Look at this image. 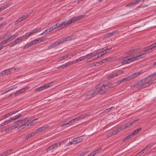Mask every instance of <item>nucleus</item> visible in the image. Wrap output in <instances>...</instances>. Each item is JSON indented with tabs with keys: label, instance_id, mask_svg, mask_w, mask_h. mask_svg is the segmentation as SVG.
<instances>
[{
	"label": "nucleus",
	"instance_id": "f257e3e1",
	"mask_svg": "<svg viewBox=\"0 0 156 156\" xmlns=\"http://www.w3.org/2000/svg\"><path fill=\"white\" fill-rule=\"evenodd\" d=\"M156 47V42L148 46L147 48L145 50L144 52L142 53H139L136 56H132L131 57H126L120 58L119 61L121 63V65H122L126 64L130 62H133L137 60L142 58L145 56V53L148 51V50L151 49L153 48Z\"/></svg>",
	"mask_w": 156,
	"mask_h": 156
},
{
	"label": "nucleus",
	"instance_id": "f03ea898",
	"mask_svg": "<svg viewBox=\"0 0 156 156\" xmlns=\"http://www.w3.org/2000/svg\"><path fill=\"white\" fill-rule=\"evenodd\" d=\"M106 51H103V49H101L98 50V51H95L93 53H90L87 54L85 56L81 57L80 58L74 60L75 63L79 62L85 59L88 58L90 59L88 61L90 62L91 60L97 59L98 58L100 57L103 55L106 54ZM88 62V61H87Z\"/></svg>",
	"mask_w": 156,
	"mask_h": 156
},
{
	"label": "nucleus",
	"instance_id": "7ed1b4c3",
	"mask_svg": "<svg viewBox=\"0 0 156 156\" xmlns=\"http://www.w3.org/2000/svg\"><path fill=\"white\" fill-rule=\"evenodd\" d=\"M24 122L21 121V120H19L17 122H15L13 125L10 126L12 130L18 127L17 130L18 131H19L22 129H24L25 127L26 124L24 125Z\"/></svg>",
	"mask_w": 156,
	"mask_h": 156
},
{
	"label": "nucleus",
	"instance_id": "20e7f679",
	"mask_svg": "<svg viewBox=\"0 0 156 156\" xmlns=\"http://www.w3.org/2000/svg\"><path fill=\"white\" fill-rule=\"evenodd\" d=\"M108 87V85L107 84H99L96 87V91L98 94L100 93L101 94H103L106 92V89Z\"/></svg>",
	"mask_w": 156,
	"mask_h": 156
},
{
	"label": "nucleus",
	"instance_id": "39448f33",
	"mask_svg": "<svg viewBox=\"0 0 156 156\" xmlns=\"http://www.w3.org/2000/svg\"><path fill=\"white\" fill-rule=\"evenodd\" d=\"M69 21H70L69 20L67 21L66 23L63 22L60 23H57L56 25H54V27H55V29H57L59 30L67 27L69 25L71 24V23H70Z\"/></svg>",
	"mask_w": 156,
	"mask_h": 156
},
{
	"label": "nucleus",
	"instance_id": "423d86ee",
	"mask_svg": "<svg viewBox=\"0 0 156 156\" xmlns=\"http://www.w3.org/2000/svg\"><path fill=\"white\" fill-rule=\"evenodd\" d=\"M53 85V82H50L36 89L35 90L36 91H41L44 89H46L52 86Z\"/></svg>",
	"mask_w": 156,
	"mask_h": 156
},
{
	"label": "nucleus",
	"instance_id": "0eeeda50",
	"mask_svg": "<svg viewBox=\"0 0 156 156\" xmlns=\"http://www.w3.org/2000/svg\"><path fill=\"white\" fill-rule=\"evenodd\" d=\"M141 73H142L141 72L135 73L128 77H126V80H128V81H129L131 80L136 78Z\"/></svg>",
	"mask_w": 156,
	"mask_h": 156
},
{
	"label": "nucleus",
	"instance_id": "6e6552de",
	"mask_svg": "<svg viewBox=\"0 0 156 156\" xmlns=\"http://www.w3.org/2000/svg\"><path fill=\"white\" fill-rule=\"evenodd\" d=\"M84 16V15H82L78 16L77 17H73L69 20L70 21L69 22L70 23H72L76 21L79 20L82 18H83Z\"/></svg>",
	"mask_w": 156,
	"mask_h": 156
},
{
	"label": "nucleus",
	"instance_id": "1a4fd4ad",
	"mask_svg": "<svg viewBox=\"0 0 156 156\" xmlns=\"http://www.w3.org/2000/svg\"><path fill=\"white\" fill-rule=\"evenodd\" d=\"M18 111H17L16 112H12L9 113L7 114H6L3 115L1 118H0V121L2 120L3 119H5L6 118H8L11 116H12V115L15 114L16 113V112H17Z\"/></svg>",
	"mask_w": 156,
	"mask_h": 156
},
{
	"label": "nucleus",
	"instance_id": "9d476101",
	"mask_svg": "<svg viewBox=\"0 0 156 156\" xmlns=\"http://www.w3.org/2000/svg\"><path fill=\"white\" fill-rule=\"evenodd\" d=\"M38 119H36L34 120L33 121H32L31 122H30L29 123H27V122L29 121V120H28L27 121H26L25 120H21V121H23L25 122V124L24 125L26 124L25 127H27L29 125H32L33 124H34L35 123L37 122V121Z\"/></svg>",
	"mask_w": 156,
	"mask_h": 156
},
{
	"label": "nucleus",
	"instance_id": "9b49d317",
	"mask_svg": "<svg viewBox=\"0 0 156 156\" xmlns=\"http://www.w3.org/2000/svg\"><path fill=\"white\" fill-rule=\"evenodd\" d=\"M152 82V80H149L147 82H146L144 84H142L140 86L138 87L139 89L141 88H144L147 86H149Z\"/></svg>",
	"mask_w": 156,
	"mask_h": 156
},
{
	"label": "nucleus",
	"instance_id": "f8f14e48",
	"mask_svg": "<svg viewBox=\"0 0 156 156\" xmlns=\"http://www.w3.org/2000/svg\"><path fill=\"white\" fill-rule=\"evenodd\" d=\"M30 15H25L23 16L22 17L20 18H19L17 20L16 22V23H15V24H16L18 23L21 22L23 20H25L26 18H27L28 16H29Z\"/></svg>",
	"mask_w": 156,
	"mask_h": 156
},
{
	"label": "nucleus",
	"instance_id": "ddd939ff",
	"mask_svg": "<svg viewBox=\"0 0 156 156\" xmlns=\"http://www.w3.org/2000/svg\"><path fill=\"white\" fill-rule=\"evenodd\" d=\"M97 94V93L96 92V90L93 91L91 92L89 94L87 95L86 96V98L87 99H89L94 97Z\"/></svg>",
	"mask_w": 156,
	"mask_h": 156
},
{
	"label": "nucleus",
	"instance_id": "4468645a",
	"mask_svg": "<svg viewBox=\"0 0 156 156\" xmlns=\"http://www.w3.org/2000/svg\"><path fill=\"white\" fill-rule=\"evenodd\" d=\"M12 71V69L11 68L8 69L3 71L2 74L4 76L8 75L11 73Z\"/></svg>",
	"mask_w": 156,
	"mask_h": 156
},
{
	"label": "nucleus",
	"instance_id": "2eb2a0df",
	"mask_svg": "<svg viewBox=\"0 0 156 156\" xmlns=\"http://www.w3.org/2000/svg\"><path fill=\"white\" fill-rule=\"evenodd\" d=\"M122 71H118L116 73H114L113 74L111 75L110 76H109V77L110 78H113L115 76H119L122 73Z\"/></svg>",
	"mask_w": 156,
	"mask_h": 156
},
{
	"label": "nucleus",
	"instance_id": "dca6fc26",
	"mask_svg": "<svg viewBox=\"0 0 156 156\" xmlns=\"http://www.w3.org/2000/svg\"><path fill=\"white\" fill-rule=\"evenodd\" d=\"M58 147V144L57 143H55L52 145L51 146H50L48 148H47V150L48 151H50L53 150L56 147Z\"/></svg>",
	"mask_w": 156,
	"mask_h": 156
},
{
	"label": "nucleus",
	"instance_id": "f3484780",
	"mask_svg": "<svg viewBox=\"0 0 156 156\" xmlns=\"http://www.w3.org/2000/svg\"><path fill=\"white\" fill-rule=\"evenodd\" d=\"M48 128V126H42L37 129V130L36 131V132L38 133L41 132L42 131Z\"/></svg>",
	"mask_w": 156,
	"mask_h": 156
},
{
	"label": "nucleus",
	"instance_id": "a211bd4d",
	"mask_svg": "<svg viewBox=\"0 0 156 156\" xmlns=\"http://www.w3.org/2000/svg\"><path fill=\"white\" fill-rule=\"evenodd\" d=\"M54 29H55V27H54V26H52L51 28L46 30L44 31V34H47L52 31V30H54Z\"/></svg>",
	"mask_w": 156,
	"mask_h": 156
},
{
	"label": "nucleus",
	"instance_id": "6ab92c4d",
	"mask_svg": "<svg viewBox=\"0 0 156 156\" xmlns=\"http://www.w3.org/2000/svg\"><path fill=\"white\" fill-rule=\"evenodd\" d=\"M141 0H136L133 2H131L130 3L126 5V6H129L132 4H135L136 3H139L141 1Z\"/></svg>",
	"mask_w": 156,
	"mask_h": 156
},
{
	"label": "nucleus",
	"instance_id": "aec40b11",
	"mask_svg": "<svg viewBox=\"0 0 156 156\" xmlns=\"http://www.w3.org/2000/svg\"><path fill=\"white\" fill-rule=\"evenodd\" d=\"M11 149H9L5 151L3 154H0V156H6L11 153Z\"/></svg>",
	"mask_w": 156,
	"mask_h": 156
},
{
	"label": "nucleus",
	"instance_id": "412c9836",
	"mask_svg": "<svg viewBox=\"0 0 156 156\" xmlns=\"http://www.w3.org/2000/svg\"><path fill=\"white\" fill-rule=\"evenodd\" d=\"M24 36H21L18 37L15 40L16 43L17 44L19 42L22 41V40L24 38Z\"/></svg>",
	"mask_w": 156,
	"mask_h": 156
},
{
	"label": "nucleus",
	"instance_id": "4be33fe9",
	"mask_svg": "<svg viewBox=\"0 0 156 156\" xmlns=\"http://www.w3.org/2000/svg\"><path fill=\"white\" fill-rule=\"evenodd\" d=\"M67 41L66 38L62 39V40H59L55 42V44H56L57 45L59 44L62 43L66 41Z\"/></svg>",
	"mask_w": 156,
	"mask_h": 156
},
{
	"label": "nucleus",
	"instance_id": "5701e85b",
	"mask_svg": "<svg viewBox=\"0 0 156 156\" xmlns=\"http://www.w3.org/2000/svg\"><path fill=\"white\" fill-rule=\"evenodd\" d=\"M141 128H139L136 129L134 131L131 133L132 135L133 136H134L135 135L138 133L141 130Z\"/></svg>",
	"mask_w": 156,
	"mask_h": 156
},
{
	"label": "nucleus",
	"instance_id": "b1692460",
	"mask_svg": "<svg viewBox=\"0 0 156 156\" xmlns=\"http://www.w3.org/2000/svg\"><path fill=\"white\" fill-rule=\"evenodd\" d=\"M40 29H39V28L38 29H35L31 31L30 32L28 33V35H29L30 36L32 34L35 33L37 31H40Z\"/></svg>",
	"mask_w": 156,
	"mask_h": 156
},
{
	"label": "nucleus",
	"instance_id": "393cba45",
	"mask_svg": "<svg viewBox=\"0 0 156 156\" xmlns=\"http://www.w3.org/2000/svg\"><path fill=\"white\" fill-rule=\"evenodd\" d=\"M101 150V149L100 148H98L97 150L95 151L94 152H93L92 153H91V156H94L95 155L97 154L98 153V152Z\"/></svg>",
	"mask_w": 156,
	"mask_h": 156
},
{
	"label": "nucleus",
	"instance_id": "a878e982",
	"mask_svg": "<svg viewBox=\"0 0 156 156\" xmlns=\"http://www.w3.org/2000/svg\"><path fill=\"white\" fill-rule=\"evenodd\" d=\"M137 121V120H134V121L131 122L130 123L126 124L125 125V128H126L128 127L129 126L133 124L135 122H136Z\"/></svg>",
	"mask_w": 156,
	"mask_h": 156
},
{
	"label": "nucleus",
	"instance_id": "bb28decb",
	"mask_svg": "<svg viewBox=\"0 0 156 156\" xmlns=\"http://www.w3.org/2000/svg\"><path fill=\"white\" fill-rule=\"evenodd\" d=\"M68 55H66L63 56H62V57H60L59 58L58 60L59 61H62L64 59H66V58H68Z\"/></svg>",
	"mask_w": 156,
	"mask_h": 156
},
{
	"label": "nucleus",
	"instance_id": "cd10ccee",
	"mask_svg": "<svg viewBox=\"0 0 156 156\" xmlns=\"http://www.w3.org/2000/svg\"><path fill=\"white\" fill-rule=\"evenodd\" d=\"M143 81V80H141L140 81L134 83L133 85H132V87H135V86H137L138 85L142 83V82Z\"/></svg>",
	"mask_w": 156,
	"mask_h": 156
},
{
	"label": "nucleus",
	"instance_id": "c85d7f7f",
	"mask_svg": "<svg viewBox=\"0 0 156 156\" xmlns=\"http://www.w3.org/2000/svg\"><path fill=\"white\" fill-rule=\"evenodd\" d=\"M112 59L111 58L104 59L101 60V62L102 63H104L106 62L110 61L112 60Z\"/></svg>",
	"mask_w": 156,
	"mask_h": 156
},
{
	"label": "nucleus",
	"instance_id": "c756f323",
	"mask_svg": "<svg viewBox=\"0 0 156 156\" xmlns=\"http://www.w3.org/2000/svg\"><path fill=\"white\" fill-rule=\"evenodd\" d=\"M30 87H26L24 88H22L20 90L21 93H22L24 92L25 91L27 90L28 89L30 88Z\"/></svg>",
	"mask_w": 156,
	"mask_h": 156
},
{
	"label": "nucleus",
	"instance_id": "7c9ffc66",
	"mask_svg": "<svg viewBox=\"0 0 156 156\" xmlns=\"http://www.w3.org/2000/svg\"><path fill=\"white\" fill-rule=\"evenodd\" d=\"M14 37H13L12 35L8 37L7 39H8L9 42L10 41H11L14 39Z\"/></svg>",
	"mask_w": 156,
	"mask_h": 156
},
{
	"label": "nucleus",
	"instance_id": "2f4dec72",
	"mask_svg": "<svg viewBox=\"0 0 156 156\" xmlns=\"http://www.w3.org/2000/svg\"><path fill=\"white\" fill-rule=\"evenodd\" d=\"M74 63H75L74 60L73 61L69 62H68L66 63V66H68L71 65L73 64H74Z\"/></svg>",
	"mask_w": 156,
	"mask_h": 156
},
{
	"label": "nucleus",
	"instance_id": "473e14b6",
	"mask_svg": "<svg viewBox=\"0 0 156 156\" xmlns=\"http://www.w3.org/2000/svg\"><path fill=\"white\" fill-rule=\"evenodd\" d=\"M31 46V44L30 42H29V43H27L24 46V48H27L29 47H30Z\"/></svg>",
	"mask_w": 156,
	"mask_h": 156
},
{
	"label": "nucleus",
	"instance_id": "72a5a7b5",
	"mask_svg": "<svg viewBox=\"0 0 156 156\" xmlns=\"http://www.w3.org/2000/svg\"><path fill=\"white\" fill-rule=\"evenodd\" d=\"M153 144H150L148 145V146H147V147L145 148L146 150V151H147L149 149L151 148L153 146Z\"/></svg>",
	"mask_w": 156,
	"mask_h": 156
},
{
	"label": "nucleus",
	"instance_id": "f704fd0d",
	"mask_svg": "<svg viewBox=\"0 0 156 156\" xmlns=\"http://www.w3.org/2000/svg\"><path fill=\"white\" fill-rule=\"evenodd\" d=\"M8 42H9V41L8 39H7L3 40L2 42L0 43V44L1 45H2V44H6Z\"/></svg>",
	"mask_w": 156,
	"mask_h": 156
},
{
	"label": "nucleus",
	"instance_id": "c9c22d12",
	"mask_svg": "<svg viewBox=\"0 0 156 156\" xmlns=\"http://www.w3.org/2000/svg\"><path fill=\"white\" fill-rule=\"evenodd\" d=\"M128 81V80H126V78H124L121 80L119 81L118 82H117V83L118 85H119L121 83H122L123 81Z\"/></svg>",
	"mask_w": 156,
	"mask_h": 156
},
{
	"label": "nucleus",
	"instance_id": "e433bc0d",
	"mask_svg": "<svg viewBox=\"0 0 156 156\" xmlns=\"http://www.w3.org/2000/svg\"><path fill=\"white\" fill-rule=\"evenodd\" d=\"M16 44H17L15 41H14L11 42L9 44V47H11Z\"/></svg>",
	"mask_w": 156,
	"mask_h": 156
},
{
	"label": "nucleus",
	"instance_id": "4c0bfd02",
	"mask_svg": "<svg viewBox=\"0 0 156 156\" xmlns=\"http://www.w3.org/2000/svg\"><path fill=\"white\" fill-rule=\"evenodd\" d=\"M12 129L11 127L10 126L9 127L7 128H6L4 130L5 131V132H8L9 131H10L12 130Z\"/></svg>",
	"mask_w": 156,
	"mask_h": 156
},
{
	"label": "nucleus",
	"instance_id": "58836bf2",
	"mask_svg": "<svg viewBox=\"0 0 156 156\" xmlns=\"http://www.w3.org/2000/svg\"><path fill=\"white\" fill-rule=\"evenodd\" d=\"M12 129L11 127L10 126L9 127L7 128H6L4 130L5 131V132H8L9 131H10L12 130Z\"/></svg>",
	"mask_w": 156,
	"mask_h": 156
},
{
	"label": "nucleus",
	"instance_id": "ea45409f",
	"mask_svg": "<svg viewBox=\"0 0 156 156\" xmlns=\"http://www.w3.org/2000/svg\"><path fill=\"white\" fill-rule=\"evenodd\" d=\"M38 38H39V39H40V41L41 42L44 41L48 39V38L47 37H41Z\"/></svg>",
	"mask_w": 156,
	"mask_h": 156
},
{
	"label": "nucleus",
	"instance_id": "a19ab883",
	"mask_svg": "<svg viewBox=\"0 0 156 156\" xmlns=\"http://www.w3.org/2000/svg\"><path fill=\"white\" fill-rule=\"evenodd\" d=\"M133 136L132 135V134H131L130 135H129L128 136H127L123 140L124 141H126L127 140H128L131 137V136Z\"/></svg>",
	"mask_w": 156,
	"mask_h": 156
},
{
	"label": "nucleus",
	"instance_id": "79ce46f5",
	"mask_svg": "<svg viewBox=\"0 0 156 156\" xmlns=\"http://www.w3.org/2000/svg\"><path fill=\"white\" fill-rule=\"evenodd\" d=\"M66 66H67L66 65V64L65 63L64 64L60 66H59L57 68H65Z\"/></svg>",
	"mask_w": 156,
	"mask_h": 156
},
{
	"label": "nucleus",
	"instance_id": "37998d69",
	"mask_svg": "<svg viewBox=\"0 0 156 156\" xmlns=\"http://www.w3.org/2000/svg\"><path fill=\"white\" fill-rule=\"evenodd\" d=\"M11 122L10 119H9L5 121L4 122L5 123V125H6Z\"/></svg>",
	"mask_w": 156,
	"mask_h": 156
},
{
	"label": "nucleus",
	"instance_id": "c03bdc74",
	"mask_svg": "<svg viewBox=\"0 0 156 156\" xmlns=\"http://www.w3.org/2000/svg\"><path fill=\"white\" fill-rule=\"evenodd\" d=\"M57 46L56 44H55V43L53 44H52L48 46V48H51L55 47V46Z\"/></svg>",
	"mask_w": 156,
	"mask_h": 156
},
{
	"label": "nucleus",
	"instance_id": "a18cd8bd",
	"mask_svg": "<svg viewBox=\"0 0 156 156\" xmlns=\"http://www.w3.org/2000/svg\"><path fill=\"white\" fill-rule=\"evenodd\" d=\"M115 33V32H114L109 33L106 34V36H107V37L113 35Z\"/></svg>",
	"mask_w": 156,
	"mask_h": 156
},
{
	"label": "nucleus",
	"instance_id": "49530a36",
	"mask_svg": "<svg viewBox=\"0 0 156 156\" xmlns=\"http://www.w3.org/2000/svg\"><path fill=\"white\" fill-rule=\"evenodd\" d=\"M10 119L11 121L12 122V121L15 120L16 119V117L15 116H13L12 117H11L10 118Z\"/></svg>",
	"mask_w": 156,
	"mask_h": 156
},
{
	"label": "nucleus",
	"instance_id": "de8ad7c7",
	"mask_svg": "<svg viewBox=\"0 0 156 156\" xmlns=\"http://www.w3.org/2000/svg\"><path fill=\"white\" fill-rule=\"evenodd\" d=\"M30 42L31 44V46H32V45H34L35 44H36V41H35V40L30 41Z\"/></svg>",
	"mask_w": 156,
	"mask_h": 156
},
{
	"label": "nucleus",
	"instance_id": "09e8293b",
	"mask_svg": "<svg viewBox=\"0 0 156 156\" xmlns=\"http://www.w3.org/2000/svg\"><path fill=\"white\" fill-rule=\"evenodd\" d=\"M69 125V123L68 122L67 123L64 124L62 125H61L60 126L62 127H65L66 126H67L68 125Z\"/></svg>",
	"mask_w": 156,
	"mask_h": 156
},
{
	"label": "nucleus",
	"instance_id": "8fccbe9b",
	"mask_svg": "<svg viewBox=\"0 0 156 156\" xmlns=\"http://www.w3.org/2000/svg\"><path fill=\"white\" fill-rule=\"evenodd\" d=\"M86 117L85 115H81L79 117V119H82Z\"/></svg>",
	"mask_w": 156,
	"mask_h": 156
},
{
	"label": "nucleus",
	"instance_id": "3c124183",
	"mask_svg": "<svg viewBox=\"0 0 156 156\" xmlns=\"http://www.w3.org/2000/svg\"><path fill=\"white\" fill-rule=\"evenodd\" d=\"M15 116L16 119H19V118H20V117H22V115L21 114H19L16 115H15Z\"/></svg>",
	"mask_w": 156,
	"mask_h": 156
},
{
	"label": "nucleus",
	"instance_id": "603ef678",
	"mask_svg": "<svg viewBox=\"0 0 156 156\" xmlns=\"http://www.w3.org/2000/svg\"><path fill=\"white\" fill-rule=\"evenodd\" d=\"M35 40L36 43V44H38L40 42H41V41H40V39H39V38H38L37 39H35Z\"/></svg>",
	"mask_w": 156,
	"mask_h": 156
},
{
	"label": "nucleus",
	"instance_id": "864d4df0",
	"mask_svg": "<svg viewBox=\"0 0 156 156\" xmlns=\"http://www.w3.org/2000/svg\"><path fill=\"white\" fill-rule=\"evenodd\" d=\"M22 36H24V39H26L29 36V35H28V33H26L25 35H23Z\"/></svg>",
	"mask_w": 156,
	"mask_h": 156
},
{
	"label": "nucleus",
	"instance_id": "5fc2aeb1",
	"mask_svg": "<svg viewBox=\"0 0 156 156\" xmlns=\"http://www.w3.org/2000/svg\"><path fill=\"white\" fill-rule=\"evenodd\" d=\"M76 140V142H77V143H78L82 141L83 140V139L81 138H80Z\"/></svg>",
	"mask_w": 156,
	"mask_h": 156
},
{
	"label": "nucleus",
	"instance_id": "6e6d98bb",
	"mask_svg": "<svg viewBox=\"0 0 156 156\" xmlns=\"http://www.w3.org/2000/svg\"><path fill=\"white\" fill-rule=\"evenodd\" d=\"M14 89V88H12L11 89H10L9 90H8V91H6L5 92H4V93H2L1 94V95H2L3 94H4L7 92H8L12 90H13Z\"/></svg>",
	"mask_w": 156,
	"mask_h": 156
},
{
	"label": "nucleus",
	"instance_id": "4d7b16f0",
	"mask_svg": "<svg viewBox=\"0 0 156 156\" xmlns=\"http://www.w3.org/2000/svg\"><path fill=\"white\" fill-rule=\"evenodd\" d=\"M66 55H68V58H71L74 55H73V54H67Z\"/></svg>",
	"mask_w": 156,
	"mask_h": 156
},
{
	"label": "nucleus",
	"instance_id": "13d9d810",
	"mask_svg": "<svg viewBox=\"0 0 156 156\" xmlns=\"http://www.w3.org/2000/svg\"><path fill=\"white\" fill-rule=\"evenodd\" d=\"M155 75H156V72L154 73V74L150 75L149 76V77L151 78V77H154V76Z\"/></svg>",
	"mask_w": 156,
	"mask_h": 156
},
{
	"label": "nucleus",
	"instance_id": "bf43d9fd",
	"mask_svg": "<svg viewBox=\"0 0 156 156\" xmlns=\"http://www.w3.org/2000/svg\"><path fill=\"white\" fill-rule=\"evenodd\" d=\"M11 68L12 69V72L13 71V72H16V71H18V70H19L18 68Z\"/></svg>",
	"mask_w": 156,
	"mask_h": 156
},
{
	"label": "nucleus",
	"instance_id": "052dcab7",
	"mask_svg": "<svg viewBox=\"0 0 156 156\" xmlns=\"http://www.w3.org/2000/svg\"><path fill=\"white\" fill-rule=\"evenodd\" d=\"M21 93V91H20V90H19L17 91H16V93L15 94L16 95H18L19 94H20Z\"/></svg>",
	"mask_w": 156,
	"mask_h": 156
},
{
	"label": "nucleus",
	"instance_id": "680f3d73",
	"mask_svg": "<svg viewBox=\"0 0 156 156\" xmlns=\"http://www.w3.org/2000/svg\"><path fill=\"white\" fill-rule=\"evenodd\" d=\"M146 151V150L144 148V149H143L141 151H140V153L141 154H143L144 153V151Z\"/></svg>",
	"mask_w": 156,
	"mask_h": 156
},
{
	"label": "nucleus",
	"instance_id": "e2e57ef3",
	"mask_svg": "<svg viewBox=\"0 0 156 156\" xmlns=\"http://www.w3.org/2000/svg\"><path fill=\"white\" fill-rule=\"evenodd\" d=\"M74 122H75L74 121L73 119H72L70 122H69V125H71L73 124Z\"/></svg>",
	"mask_w": 156,
	"mask_h": 156
},
{
	"label": "nucleus",
	"instance_id": "0e129e2a",
	"mask_svg": "<svg viewBox=\"0 0 156 156\" xmlns=\"http://www.w3.org/2000/svg\"><path fill=\"white\" fill-rule=\"evenodd\" d=\"M71 142L72 143V144H75L77 143V142H76V140H73Z\"/></svg>",
	"mask_w": 156,
	"mask_h": 156
},
{
	"label": "nucleus",
	"instance_id": "69168bd1",
	"mask_svg": "<svg viewBox=\"0 0 156 156\" xmlns=\"http://www.w3.org/2000/svg\"><path fill=\"white\" fill-rule=\"evenodd\" d=\"M73 119L74 121L75 122L77 121L80 120L79 118V117Z\"/></svg>",
	"mask_w": 156,
	"mask_h": 156
},
{
	"label": "nucleus",
	"instance_id": "338daca9",
	"mask_svg": "<svg viewBox=\"0 0 156 156\" xmlns=\"http://www.w3.org/2000/svg\"><path fill=\"white\" fill-rule=\"evenodd\" d=\"M64 141H62V142H60L59 143H58V144H58V145L59 146H58L59 147L60 146L62 145V144H63L64 143Z\"/></svg>",
	"mask_w": 156,
	"mask_h": 156
},
{
	"label": "nucleus",
	"instance_id": "774afa93",
	"mask_svg": "<svg viewBox=\"0 0 156 156\" xmlns=\"http://www.w3.org/2000/svg\"><path fill=\"white\" fill-rule=\"evenodd\" d=\"M19 35V34L17 33H16L15 34H14L13 35V36L14 37V38H15L16 37L18 36Z\"/></svg>",
	"mask_w": 156,
	"mask_h": 156
}]
</instances>
